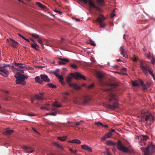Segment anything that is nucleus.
I'll use <instances>...</instances> for the list:
<instances>
[{
	"mask_svg": "<svg viewBox=\"0 0 155 155\" xmlns=\"http://www.w3.org/2000/svg\"><path fill=\"white\" fill-rule=\"evenodd\" d=\"M108 97L109 104L104 103L103 106L106 108L112 110L118 108L119 105L117 96L112 92L109 94Z\"/></svg>",
	"mask_w": 155,
	"mask_h": 155,
	"instance_id": "obj_1",
	"label": "nucleus"
},
{
	"mask_svg": "<svg viewBox=\"0 0 155 155\" xmlns=\"http://www.w3.org/2000/svg\"><path fill=\"white\" fill-rule=\"evenodd\" d=\"M106 144L108 145L115 146L117 145V149L119 150L126 153H132L134 151L133 150L130 146L126 147L122 143L120 140H118L116 143L110 140L107 141Z\"/></svg>",
	"mask_w": 155,
	"mask_h": 155,
	"instance_id": "obj_2",
	"label": "nucleus"
},
{
	"mask_svg": "<svg viewBox=\"0 0 155 155\" xmlns=\"http://www.w3.org/2000/svg\"><path fill=\"white\" fill-rule=\"evenodd\" d=\"M73 78H74L76 79L80 78L85 80L86 79L85 77L81 75L79 73L76 72L75 74L70 73L67 78V81L70 87H74L76 90L80 89L81 87L77 84L70 82Z\"/></svg>",
	"mask_w": 155,
	"mask_h": 155,
	"instance_id": "obj_3",
	"label": "nucleus"
},
{
	"mask_svg": "<svg viewBox=\"0 0 155 155\" xmlns=\"http://www.w3.org/2000/svg\"><path fill=\"white\" fill-rule=\"evenodd\" d=\"M141 150L144 152V155H154L155 152V147L152 143H149L145 148L141 147Z\"/></svg>",
	"mask_w": 155,
	"mask_h": 155,
	"instance_id": "obj_4",
	"label": "nucleus"
},
{
	"mask_svg": "<svg viewBox=\"0 0 155 155\" xmlns=\"http://www.w3.org/2000/svg\"><path fill=\"white\" fill-rule=\"evenodd\" d=\"M140 68L146 75L148 74V71L152 76H153L151 68L144 62H141L140 63Z\"/></svg>",
	"mask_w": 155,
	"mask_h": 155,
	"instance_id": "obj_5",
	"label": "nucleus"
},
{
	"mask_svg": "<svg viewBox=\"0 0 155 155\" xmlns=\"http://www.w3.org/2000/svg\"><path fill=\"white\" fill-rule=\"evenodd\" d=\"M141 117L142 122H144L145 121L149 120L150 121V125H151L154 121V117L151 114H145L142 115Z\"/></svg>",
	"mask_w": 155,
	"mask_h": 155,
	"instance_id": "obj_6",
	"label": "nucleus"
},
{
	"mask_svg": "<svg viewBox=\"0 0 155 155\" xmlns=\"http://www.w3.org/2000/svg\"><path fill=\"white\" fill-rule=\"evenodd\" d=\"M15 77L16 79V83L18 84H21L25 85L26 84L25 80L27 78V76H25L24 74H21L19 76L15 75Z\"/></svg>",
	"mask_w": 155,
	"mask_h": 155,
	"instance_id": "obj_7",
	"label": "nucleus"
},
{
	"mask_svg": "<svg viewBox=\"0 0 155 155\" xmlns=\"http://www.w3.org/2000/svg\"><path fill=\"white\" fill-rule=\"evenodd\" d=\"M79 1L83 2L85 4H87L88 2V4L90 8H94L97 11H100L101 10V9L100 8L94 4L92 0H79Z\"/></svg>",
	"mask_w": 155,
	"mask_h": 155,
	"instance_id": "obj_8",
	"label": "nucleus"
},
{
	"mask_svg": "<svg viewBox=\"0 0 155 155\" xmlns=\"http://www.w3.org/2000/svg\"><path fill=\"white\" fill-rule=\"evenodd\" d=\"M106 18L102 15H100V17H98L95 22H97L100 24V28H104L106 26V24L104 22Z\"/></svg>",
	"mask_w": 155,
	"mask_h": 155,
	"instance_id": "obj_9",
	"label": "nucleus"
},
{
	"mask_svg": "<svg viewBox=\"0 0 155 155\" xmlns=\"http://www.w3.org/2000/svg\"><path fill=\"white\" fill-rule=\"evenodd\" d=\"M132 84V85L134 86H138L140 85L142 86L143 90H146L147 88L146 85L143 84V81L140 80L137 81H133Z\"/></svg>",
	"mask_w": 155,
	"mask_h": 155,
	"instance_id": "obj_10",
	"label": "nucleus"
},
{
	"mask_svg": "<svg viewBox=\"0 0 155 155\" xmlns=\"http://www.w3.org/2000/svg\"><path fill=\"white\" fill-rule=\"evenodd\" d=\"M9 74V72L7 69L5 68L3 69H0V75H2L5 77H7Z\"/></svg>",
	"mask_w": 155,
	"mask_h": 155,
	"instance_id": "obj_11",
	"label": "nucleus"
},
{
	"mask_svg": "<svg viewBox=\"0 0 155 155\" xmlns=\"http://www.w3.org/2000/svg\"><path fill=\"white\" fill-rule=\"evenodd\" d=\"M96 76L98 78V81L100 84H103V82L102 80V79L104 76V74L101 72H97L96 74Z\"/></svg>",
	"mask_w": 155,
	"mask_h": 155,
	"instance_id": "obj_12",
	"label": "nucleus"
},
{
	"mask_svg": "<svg viewBox=\"0 0 155 155\" xmlns=\"http://www.w3.org/2000/svg\"><path fill=\"white\" fill-rule=\"evenodd\" d=\"M7 41L9 43L10 45H11L14 48H16V46L18 44L17 42L12 39H10L9 40L7 39Z\"/></svg>",
	"mask_w": 155,
	"mask_h": 155,
	"instance_id": "obj_13",
	"label": "nucleus"
},
{
	"mask_svg": "<svg viewBox=\"0 0 155 155\" xmlns=\"http://www.w3.org/2000/svg\"><path fill=\"white\" fill-rule=\"evenodd\" d=\"M40 77L42 81V83L44 81L48 82L50 81V79L48 78V76L45 74H41L40 75Z\"/></svg>",
	"mask_w": 155,
	"mask_h": 155,
	"instance_id": "obj_14",
	"label": "nucleus"
},
{
	"mask_svg": "<svg viewBox=\"0 0 155 155\" xmlns=\"http://www.w3.org/2000/svg\"><path fill=\"white\" fill-rule=\"evenodd\" d=\"M58 59L60 60L58 62V64L59 65H64L66 64V62L69 61V60L66 58H59Z\"/></svg>",
	"mask_w": 155,
	"mask_h": 155,
	"instance_id": "obj_15",
	"label": "nucleus"
},
{
	"mask_svg": "<svg viewBox=\"0 0 155 155\" xmlns=\"http://www.w3.org/2000/svg\"><path fill=\"white\" fill-rule=\"evenodd\" d=\"M120 54L122 55L123 57H125L126 58H127V55L125 49L123 46L121 47L120 48Z\"/></svg>",
	"mask_w": 155,
	"mask_h": 155,
	"instance_id": "obj_16",
	"label": "nucleus"
},
{
	"mask_svg": "<svg viewBox=\"0 0 155 155\" xmlns=\"http://www.w3.org/2000/svg\"><path fill=\"white\" fill-rule=\"evenodd\" d=\"M81 148L85 150H87L90 152H91L92 149L90 147L85 144L82 145L81 146Z\"/></svg>",
	"mask_w": 155,
	"mask_h": 155,
	"instance_id": "obj_17",
	"label": "nucleus"
},
{
	"mask_svg": "<svg viewBox=\"0 0 155 155\" xmlns=\"http://www.w3.org/2000/svg\"><path fill=\"white\" fill-rule=\"evenodd\" d=\"M23 148L25 150L26 152L27 153H32L34 151V150L30 147L24 146L23 147Z\"/></svg>",
	"mask_w": 155,
	"mask_h": 155,
	"instance_id": "obj_18",
	"label": "nucleus"
},
{
	"mask_svg": "<svg viewBox=\"0 0 155 155\" xmlns=\"http://www.w3.org/2000/svg\"><path fill=\"white\" fill-rule=\"evenodd\" d=\"M55 76L59 79V81L61 82L63 85H64V84L63 82L64 78L62 76L58 74H56Z\"/></svg>",
	"mask_w": 155,
	"mask_h": 155,
	"instance_id": "obj_19",
	"label": "nucleus"
},
{
	"mask_svg": "<svg viewBox=\"0 0 155 155\" xmlns=\"http://www.w3.org/2000/svg\"><path fill=\"white\" fill-rule=\"evenodd\" d=\"M68 142L69 143L77 144H80L81 143V141L80 140L76 139L69 140Z\"/></svg>",
	"mask_w": 155,
	"mask_h": 155,
	"instance_id": "obj_20",
	"label": "nucleus"
},
{
	"mask_svg": "<svg viewBox=\"0 0 155 155\" xmlns=\"http://www.w3.org/2000/svg\"><path fill=\"white\" fill-rule=\"evenodd\" d=\"M14 65L21 69H23L25 67V65L22 64L16 63L15 62V63Z\"/></svg>",
	"mask_w": 155,
	"mask_h": 155,
	"instance_id": "obj_21",
	"label": "nucleus"
},
{
	"mask_svg": "<svg viewBox=\"0 0 155 155\" xmlns=\"http://www.w3.org/2000/svg\"><path fill=\"white\" fill-rule=\"evenodd\" d=\"M141 140L145 142L149 139V137L147 135H142L140 137Z\"/></svg>",
	"mask_w": 155,
	"mask_h": 155,
	"instance_id": "obj_22",
	"label": "nucleus"
},
{
	"mask_svg": "<svg viewBox=\"0 0 155 155\" xmlns=\"http://www.w3.org/2000/svg\"><path fill=\"white\" fill-rule=\"evenodd\" d=\"M30 44L32 48L35 49L36 50H38L39 46L36 43L34 44L31 43Z\"/></svg>",
	"mask_w": 155,
	"mask_h": 155,
	"instance_id": "obj_23",
	"label": "nucleus"
},
{
	"mask_svg": "<svg viewBox=\"0 0 155 155\" xmlns=\"http://www.w3.org/2000/svg\"><path fill=\"white\" fill-rule=\"evenodd\" d=\"M96 2L99 6H103L104 5V0H96Z\"/></svg>",
	"mask_w": 155,
	"mask_h": 155,
	"instance_id": "obj_24",
	"label": "nucleus"
},
{
	"mask_svg": "<svg viewBox=\"0 0 155 155\" xmlns=\"http://www.w3.org/2000/svg\"><path fill=\"white\" fill-rule=\"evenodd\" d=\"M36 4L41 8L45 9L46 8V6L42 5L39 2H36Z\"/></svg>",
	"mask_w": 155,
	"mask_h": 155,
	"instance_id": "obj_25",
	"label": "nucleus"
},
{
	"mask_svg": "<svg viewBox=\"0 0 155 155\" xmlns=\"http://www.w3.org/2000/svg\"><path fill=\"white\" fill-rule=\"evenodd\" d=\"M40 76H37L35 78V80L37 83H39L41 84L42 83V81L41 79L40 78Z\"/></svg>",
	"mask_w": 155,
	"mask_h": 155,
	"instance_id": "obj_26",
	"label": "nucleus"
},
{
	"mask_svg": "<svg viewBox=\"0 0 155 155\" xmlns=\"http://www.w3.org/2000/svg\"><path fill=\"white\" fill-rule=\"evenodd\" d=\"M9 66L8 64H0V69H3L6 68V67H8Z\"/></svg>",
	"mask_w": 155,
	"mask_h": 155,
	"instance_id": "obj_27",
	"label": "nucleus"
},
{
	"mask_svg": "<svg viewBox=\"0 0 155 155\" xmlns=\"http://www.w3.org/2000/svg\"><path fill=\"white\" fill-rule=\"evenodd\" d=\"M30 35L33 37L37 39H39L40 38V36L39 35L35 33L30 34Z\"/></svg>",
	"mask_w": 155,
	"mask_h": 155,
	"instance_id": "obj_28",
	"label": "nucleus"
},
{
	"mask_svg": "<svg viewBox=\"0 0 155 155\" xmlns=\"http://www.w3.org/2000/svg\"><path fill=\"white\" fill-rule=\"evenodd\" d=\"M66 137H58V138L60 140L62 141H64L66 140Z\"/></svg>",
	"mask_w": 155,
	"mask_h": 155,
	"instance_id": "obj_29",
	"label": "nucleus"
},
{
	"mask_svg": "<svg viewBox=\"0 0 155 155\" xmlns=\"http://www.w3.org/2000/svg\"><path fill=\"white\" fill-rule=\"evenodd\" d=\"M13 130H7L5 132V134L7 135H10L13 132Z\"/></svg>",
	"mask_w": 155,
	"mask_h": 155,
	"instance_id": "obj_30",
	"label": "nucleus"
},
{
	"mask_svg": "<svg viewBox=\"0 0 155 155\" xmlns=\"http://www.w3.org/2000/svg\"><path fill=\"white\" fill-rule=\"evenodd\" d=\"M35 98H36L38 100H43V98L41 96H40L38 95H35Z\"/></svg>",
	"mask_w": 155,
	"mask_h": 155,
	"instance_id": "obj_31",
	"label": "nucleus"
},
{
	"mask_svg": "<svg viewBox=\"0 0 155 155\" xmlns=\"http://www.w3.org/2000/svg\"><path fill=\"white\" fill-rule=\"evenodd\" d=\"M45 40L42 38H39L38 40V42L41 45H43V41Z\"/></svg>",
	"mask_w": 155,
	"mask_h": 155,
	"instance_id": "obj_32",
	"label": "nucleus"
},
{
	"mask_svg": "<svg viewBox=\"0 0 155 155\" xmlns=\"http://www.w3.org/2000/svg\"><path fill=\"white\" fill-rule=\"evenodd\" d=\"M82 122H83L81 120L80 122H76L74 124H72V125H71V127H74V126H77V125H80L81 124V123Z\"/></svg>",
	"mask_w": 155,
	"mask_h": 155,
	"instance_id": "obj_33",
	"label": "nucleus"
},
{
	"mask_svg": "<svg viewBox=\"0 0 155 155\" xmlns=\"http://www.w3.org/2000/svg\"><path fill=\"white\" fill-rule=\"evenodd\" d=\"M57 113H58L57 112H51V113L47 114L49 115L55 116L57 114Z\"/></svg>",
	"mask_w": 155,
	"mask_h": 155,
	"instance_id": "obj_34",
	"label": "nucleus"
},
{
	"mask_svg": "<svg viewBox=\"0 0 155 155\" xmlns=\"http://www.w3.org/2000/svg\"><path fill=\"white\" fill-rule=\"evenodd\" d=\"M48 85L50 87L53 88H55L56 87V86L55 85H54L52 83H49L48 84Z\"/></svg>",
	"mask_w": 155,
	"mask_h": 155,
	"instance_id": "obj_35",
	"label": "nucleus"
},
{
	"mask_svg": "<svg viewBox=\"0 0 155 155\" xmlns=\"http://www.w3.org/2000/svg\"><path fill=\"white\" fill-rule=\"evenodd\" d=\"M95 124L97 125V126H100L102 127L103 126V124L100 121L95 123Z\"/></svg>",
	"mask_w": 155,
	"mask_h": 155,
	"instance_id": "obj_36",
	"label": "nucleus"
},
{
	"mask_svg": "<svg viewBox=\"0 0 155 155\" xmlns=\"http://www.w3.org/2000/svg\"><path fill=\"white\" fill-rule=\"evenodd\" d=\"M53 144L54 145L57 146L61 149H62L63 148V147L62 146L59 145L56 142H54Z\"/></svg>",
	"mask_w": 155,
	"mask_h": 155,
	"instance_id": "obj_37",
	"label": "nucleus"
},
{
	"mask_svg": "<svg viewBox=\"0 0 155 155\" xmlns=\"http://www.w3.org/2000/svg\"><path fill=\"white\" fill-rule=\"evenodd\" d=\"M94 85V83H92L91 85H89L88 86H87V88H88L89 89H91L93 88Z\"/></svg>",
	"mask_w": 155,
	"mask_h": 155,
	"instance_id": "obj_38",
	"label": "nucleus"
},
{
	"mask_svg": "<svg viewBox=\"0 0 155 155\" xmlns=\"http://www.w3.org/2000/svg\"><path fill=\"white\" fill-rule=\"evenodd\" d=\"M106 135L108 138H110L112 136V134L111 133V132H110V131L107 134H106Z\"/></svg>",
	"mask_w": 155,
	"mask_h": 155,
	"instance_id": "obj_39",
	"label": "nucleus"
},
{
	"mask_svg": "<svg viewBox=\"0 0 155 155\" xmlns=\"http://www.w3.org/2000/svg\"><path fill=\"white\" fill-rule=\"evenodd\" d=\"M51 110H52L54 111V112H57L58 114L60 113V111L58 110L55 107H54L52 108Z\"/></svg>",
	"mask_w": 155,
	"mask_h": 155,
	"instance_id": "obj_40",
	"label": "nucleus"
},
{
	"mask_svg": "<svg viewBox=\"0 0 155 155\" xmlns=\"http://www.w3.org/2000/svg\"><path fill=\"white\" fill-rule=\"evenodd\" d=\"M139 143L142 146H144V145H145V144H146L145 142V141L143 142V141L141 140H140V141L139 142Z\"/></svg>",
	"mask_w": 155,
	"mask_h": 155,
	"instance_id": "obj_41",
	"label": "nucleus"
},
{
	"mask_svg": "<svg viewBox=\"0 0 155 155\" xmlns=\"http://www.w3.org/2000/svg\"><path fill=\"white\" fill-rule=\"evenodd\" d=\"M52 105L55 107H61V105L59 104H55L54 103H53L52 104Z\"/></svg>",
	"mask_w": 155,
	"mask_h": 155,
	"instance_id": "obj_42",
	"label": "nucleus"
},
{
	"mask_svg": "<svg viewBox=\"0 0 155 155\" xmlns=\"http://www.w3.org/2000/svg\"><path fill=\"white\" fill-rule=\"evenodd\" d=\"M151 62L152 64L153 65L155 64V58L153 57L152 58L151 60Z\"/></svg>",
	"mask_w": 155,
	"mask_h": 155,
	"instance_id": "obj_43",
	"label": "nucleus"
},
{
	"mask_svg": "<svg viewBox=\"0 0 155 155\" xmlns=\"http://www.w3.org/2000/svg\"><path fill=\"white\" fill-rule=\"evenodd\" d=\"M70 66L72 68H74V69H76L78 68V66L77 65H75V64H71Z\"/></svg>",
	"mask_w": 155,
	"mask_h": 155,
	"instance_id": "obj_44",
	"label": "nucleus"
},
{
	"mask_svg": "<svg viewBox=\"0 0 155 155\" xmlns=\"http://www.w3.org/2000/svg\"><path fill=\"white\" fill-rule=\"evenodd\" d=\"M147 112L146 110H142L141 111V113L142 114L141 116L142 115H144L145 114H146V113Z\"/></svg>",
	"mask_w": 155,
	"mask_h": 155,
	"instance_id": "obj_45",
	"label": "nucleus"
},
{
	"mask_svg": "<svg viewBox=\"0 0 155 155\" xmlns=\"http://www.w3.org/2000/svg\"><path fill=\"white\" fill-rule=\"evenodd\" d=\"M54 11L58 14H60V15H62V12L58 10L57 9H55Z\"/></svg>",
	"mask_w": 155,
	"mask_h": 155,
	"instance_id": "obj_46",
	"label": "nucleus"
},
{
	"mask_svg": "<svg viewBox=\"0 0 155 155\" xmlns=\"http://www.w3.org/2000/svg\"><path fill=\"white\" fill-rule=\"evenodd\" d=\"M90 44L92 46H94L96 45V44L92 40L90 41Z\"/></svg>",
	"mask_w": 155,
	"mask_h": 155,
	"instance_id": "obj_47",
	"label": "nucleus"
},
{
	"mask_svg": "<svg viewBox=\"0 0 155 155\" xmlns=\"http://www.w3.org/2000/svg\"><path fill=\"white\" fill-rule=\"evenodd\" d=\"M106 153L107 155H112V154L110 153V150L108 149H107L106 150Z\"/></svg>",
	"mask_w": 155,
	"mask_h": 155,
	"instance_id": "obj_48",
	"label": "nucleus"
},
{
	"mask_svg": "<svg viewBox=\"0 0 155 155\" xmlns=\"http://www.w3.org/2000/svg\"><path fill=\"white\" fill-rule=\"evenodd\" d=\"M41 109L42 110L45 109L47 110H49V109L47 107H41Z\"/></svg>",
	"mask_w": 155,
	"mask_h": 155,
	"instance_id": "obj_49",
	"label": "nucleus"
},
{
	"mask_svg": "<svg viewBox=\"0 0 155 155\" xmlns=\"http://www.w3.org/2000/svg\"><path fill=\"white\" fill-rule=\"evenodd\" d=\"M138 59V58L136 57H134V58H133V61H134L136 62L137 61V60Z\"/></svg>",
	"mask_w": 155,
	"mask_h": 155,
	"instance_id": "obj_50",
	"label": "nucleus"
},
{
	"mask_svg": "<svg viewBox=\"0 0 155 155\" xmlns=\"http://www.w3.org/2000/svg\"><path fill=\"white\" fill-rule=\"evenodd\" d=\"M107 138H108V137H107L106 135H105V136H104L101 138V140H106Z\"/></svg>",
	"mask_w": 155,
	"mask_h": 155,
	"instance_id": "obj_51",
	"label": "nucleus"
},
{
	"mask_svg": "<svg viewBox=\"0 0 155 155\" xmlns=\"http://www.w3.org/2000/svg\"><path fill=\"white\" fill-rule=\"evenodd\" d=\"M111 85L113 87H116L118 85L117 84V83H114L112 84Z\"/></svg>",
	"mask_w": 155,
	"mask_h": 155,
	"instance_id": "obj_52",
	"label": "nucleus"
},
{
	"mask_svg": "<svg viewBox=\"0 0 155 155\" xmlns=\"http://www.w3.org/2000/svg\"><path fill=\"white\" fill-rule=\"evenodd\" d=\"M115 14L114 13H111L110 15V17L111 18H113L115 15Z\"/></svg>",
	"mask_w": 155,
	"mask_h": 155,
	"instance_id": "obj_53",
	"label": "nucleus"
},
{
	"mask_svg": "<svg viewBox=\"0 0 155 155\" xmlns=\"http://www.w3.org/2000/svg\"><path fill=\"white\" fill-rule=\"evenodd\" d=\"M32 130L35 132L36 133H37L38 134H39V133L36 130L35 128L33 127L32 128Z\"/></svg>",
	"mask_w": 155,
	"mask_h": 155,
	"instance_id": "obj_54",
	"label": "nucleus"
},
{
	"mask_svg": "<svg viewBox=\"0 0 155 155\" xmlns=\"http://www.w3.org/2000/svg\"><path fill=\"white\" fill-rule=\"evenodd\" d=\"M102 127H104V128H108V125H104L103 124V126Z\"/></svg>",
	"mask_w": 155,
	"mask_h": 155,
	"instance_id": "obj_55",
	"label": "nucleus"
},
{
	"mask_svg": "<svg viewBox=\"0 0 155 155\" xmlns=\"http://www.w3.org/2000/svg\"><path fill=\"white\" fill-rule=\"evenodd\" d=\"M3 92L5 93V94L7 95V94H8L9 93V91H4Z\"/></svg>",
	"mask_w": 155,
	"mask_h": 155,
	"instance_id": "obj_56",
	"label": "nucleus"
},
{
	"mask_svg": "<svg viewBox=\"0 0 155 155\" xmlns=\"http://www.w3.org/2000/svg\"><path fill=\"white\" fill-rule=\"evenodd\" d=\"M77 150H73V151L72 152L74 154H76L77 153Z\"/></svg>",
	"mask_w": 155,
	"mask_h": 155,
	"instance_id": "obj_57",
	"label": "nucleus"
},
{
	"mask_svg": "<svg viewBox=\"0 0 155 155\" xmlns=\"http://www.w3.org/2000/svg\"><path fill=\"white\" fill-rule=\"evenodd\" d=\"M110 132H111V133H112V132H114L115 131V130L114 129H111L110 130Z\"/></svg>",
	"mask_w": 155,
	"mask_h": 155,
	"instance_id": "obj_58",
	"label": "nucleus"
},
{
	"mask_svg": "<svg viewBox=\"0 0 155 155\" xmlns=\"http://www.w3.org/2000/svg\"><path fill=\"white\" fill-rule=\"evenodd\" d=\"M28 116H34V115L33 114H28Z\"/></svg>",
	"mask_w": 155,
	"mask_h": 155,
	"instance_id": "obj_59",
	"label": "nucleus"
},
{
	"mask_svg": "<svg viewBox=\"0 0 155 155\" xmlns=\"http://www.w3.org/2000/svg\"><path fill=\"white\" fill-rule=\"evenodd\" d=\"M54 153H48L47 155H54Z\"/></svg>",
	"mask_w": 155,
	"mask_h": 155,
	"instance_id": "obj_60",
	"label": "nucleus"
},
{
	"mask_svg": "<svg viewBox=\"0 0 155 155\" xmlns=\"http://www.w3.org/2000/svg\"><path fill=\"white\" fill-rule=\"evenodd\" d=\"M82 86H84V87H87V86L86 85V84H83L82 85Z\"/></svg>",
	"mask_w": 155,
	"mask_h": 155,
	"instance_id": "obj_61",
	"label": "nucleus"
},
{
	"mask_svg": "<svg viewBox=\"0 0 155 155\" xmlns=\"http://www.w3.org/2000/svg\"><path fill=\"white\" fill-rule=\"evenodd\" d=\"M25 40H26L28 42H30V41L28 39L26 38V39H25Z\"/></svg>",
	"mask_w": 155,
	"mask_h": 155,
	"instance_id": "obj_62",
	"label": "nucleus"
},
{
	"mask_svg": "<svg viewBox=\"0 0 155 155\" xmlns=\"http://www.w3.org/2000/svg\"><path fill=\"white\" fill-rule=\"evenodd\" d=\"M67 123L68 124H70L71 123H72L73 124H74L73 123L70 121H68L67 122Z\"/></svg>",
	"mask_w": 155,
	"mask_h": 155,
	"instance_id": "obj_63",
	"label": "nucleus"
},
{
	"mask_svg": "<svg viewBox=\"0 0 155 155\" xmlns=\"http://www.w3.org/2000/svg\"><path fill=\"white\" fill-rule=\"evenodd\" d=\"M122 70L123 71H125L126 70V68H123L122 69Z\"/></svg>",
	"mask_w": 155,
	"mask_h": 155,
	"instance_id": "obj_64",
	"label": "nucleus"
}]
</instances>
